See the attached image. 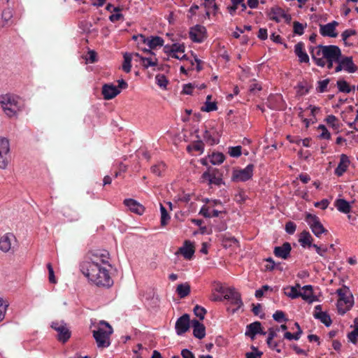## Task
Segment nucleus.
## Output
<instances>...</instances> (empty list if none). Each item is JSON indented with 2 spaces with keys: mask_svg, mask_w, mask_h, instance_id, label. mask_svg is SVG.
<instances>
[{
  "mask_svg": "<svg viewBox=\"0 0 358 358\" xmlns=\"http://www.w3.org/2000/svg\"><path fill=\"white\" fill-rule=\"evenodd\" d=\"M294 52L299 59L300 62L307 63L309 62V57L304 51V43L299 42L294 46Z\"/></svg>",
  "mask_w": 358,
  "mask_h": 358,
  "instance_id": "nucleus-22",
  "label": "nucleus"
},
{
  "mask_svg": "<svg viewBox=\"0 0 358 358\" xmlns=\"http://www.w3.org/2000/svg\"><path fill=\"white\" fill-rule=\"evenodd\" d=\"M311 247L314 248L315 249L316 252L323 257H324L325 253L327 251V248L326 247L322 248L316 244H313Z\"/></svg>",
  "mask_w": 358,
  "mask_h": 358,
  "instance_id": "nucleus-59",
  "label": "nucleus"
},
{
  "mask_svg": "<svg viewBox=\"0 0 358 358\" xmlns=\"http://www.w3.org/2000/svg\"><path fill=\"white\" fill-rule=\"evenodd\" d=\"M329 203V202L327 199H322L320 201L316 202L315 206L324 210L328 207Z\"/></svg>",
  "mask_w": 358,
  "mask_h": 358,
  "instance_id": "nucleus-61",
  "label": "nucleus"
},
{
  "mask_svg": "<svg viewBox=\"0 0 358 358\" xmlns=\"http://www.w3.org/2000/svg\"><path fill=\"white\" fill-rule=\"evenodd\" d=\"M199 213L205 217H215L219 216L221 211L217 210H213L212 211H210L208 208L203 206Z\"/></svg>",
  "mask_w": 358,
  "mask_h": 358,
  "instance_id": "nucleus-38",
  "label": "nucleus"
},
{
  "mask_svg": "<svg viewBox=\"0 0 358 358\" xmlns=\"http://www.w3.org/2000/svg\"><path fill=\"white\" fill-rule=\"evenodd\" d=\"M262 330V324L259 322H255L248 324L246 327L245 335L254 339L256 334L260 333Z\"/></svg>",
  "mask_w": 358,
  "mask_h": 358,
  "instance_id": "nucleus-26",
  "label": "nucleus"
},
{
  "mask_svg": "<svg viewBox=\"0 0 358 358\" xmlns=\"http://www.w3.org/2000/svg\"><path fill=\"white\" fill-rule=\"evenodd\" d=\"M206 28L201 25H196L189 31V38L196 43L202 42L206 38Z\"/></svg>",
  "mask_w": 358,
  "mask_h": 358,
  "instance_id": "nucleus-13",
  "label": "nucleus"
},
{
  "mask_svg": "<svg viewBox=\"0 0 358 358\" xmlns=\"http://www.w3.org/2000/svg\"><path fill=\"white\" fill-rule=\"evenodd\" d=\"M252 348L253 350L252 352H247L245 354L246 358H261L262 352L257 351V348L255 347H252Z\"/></svg>",
  "mask_w": 358,
  "mask_h": 358,
  "instance_id": "nucleus-50",
  "label": "nucleus"
},
{
  "mask_svg": "<svg viewBox=\"0 0 358 358\" xmlns=\"http://www.w3.org/2000/svg\"><path fill=\"white\" fill-rule=\"evenodd\" d=\"M112 327L106 321L101 320L99 323V328L93 331V336L99 348H106L110 345V336L113 334Z\"/></svg>",
  "mask_w": 358,
  "mask_h": 358,
  "instance_id": "nucleus-3",
  "label": "nucleus"
},
{
  "mask_svg": "<svg viewBox=\"0 0 358 358\" xmlns=\"http://www.w3.org/2000/svg\"><path fill=\"white\" fill-rule=\"evenodd\" d=\"M324 45H319L315 48H312L310 49V54L312 59L315 61V64L321 67H324L326 65V62L324 60L322 52H323V48Z\"/></svg>",
  "mask_w": 358,
  "mask_h": 358,
  "instance_id": "nucleus-16",
  "label": "nucleus"
},
{
  "mask_svg": "<svg viewBox=\"0 0 358 358\" xmlns=\"http://www.w3.org/2000/svg\"><path fill=\"white\" fill-rule=\"evenodd\" d=\"M172 55L171 57L176 58L180 60H188L186 55H182V57H179V53H184L185 47L184 44L173 43L172 44Z\"/></svg>",
  "mask_w": 358,
  "mask_h": 358,
  "instance_id": "nucleus-23",
  "label": "nucleus"
},
{
  "mask_svg": "<svg viewBox=\"0 0 358 358\" xmlns=\"http://www.w3.org/2000/svg\"><path fill=\"white\" fill-rule=\"evenodd\" d=\"M201 178L204 180H208L209 185H220L222 182V178L217 176L215 170H208L202 174Z\"/></svg>",
  "mask_w": 358,
  "mask_h": 358,
  "instance_id": "nucleus-19",
  "label": "nucleus"
},
{
  "mask_svg": "<svg viewBox=\"0 0 358 358\" xmlns=\"http://www.w3.org/2000/svg\"><path fill=\"white\" fill-rule=\"evenodd\" d=\"M10 143L8 138H0V169H5L10 159Z\"/></svg>",
  "mask_w": 358,
  "mask_h": 358,
  "instance_id": "nucleus-7",
  "label": "nucleus"
},
{
  "mask_svg": "<svg viewBox=\"0 0 358 358\" xmlns=\"http://www.w3.org/2000/svg\"><path fill=\"white\" fill-rule=\"evenodd\" d=\"M13 17V10L10 8L5 9L2 13V19L8 23Z\"/></svg>",
  "mask_w": 358,
  "mask_h": 358,
  "instance_id": "nucleus-49",
  "label": "nucleus"
},
{
  "mask_svg": "<svg viewBox=\"0 0 358 358\" xmlns=\"http://www.w3.org/2000/svg\"><path fill=\"white\" fill-rule=\"evenodd\" d=\"M338 25V22L336 21H333L327 24H320V33L322 36L336 38L338 36L336 29Z\"/></svg>",
  "mask_w": 358,
  "mask_h": 358,
  "instance_id": "nucleus-12",
  "label": "nucleus"
},
{
  "mask_svg": "<svg viewBox=\"0 0 358 358\" xmlns=\"http://www.w3.org/2000/svg\"><path fill=\"white\" fill-rule=\"evenodd\" d=\"M47 268L48 269L50 282L51 283H55L56 280H55V275H54V271H53L51 264H50V263L48 264Z\"/></svg>",
  "mask_w": 358,
  "mask_h": 358,
  "instance_id": "nucleus-60",
  "label": "nucleus"
},
{
  "mask_svg": "<svg viewBox=\"0 0 358 358\" xmlns=\"http://www.w3.org/2000/svg\"><path fill=\"white\" fill-rule=\"evenodd\" d=\"M322 48H323L322 54L324 60H339L341 57V49L336 45H324Z\"/></svg>",
  "mask_w": 358,
  "mask_h": 358,
  "instance_id": "nucleus-9",
  "label": "nucleus"
},
{
  "mask_svg": "<svg viewBox=\"0 0 358 358\" xmlns=\"http://www.w3.org/2000/svg\"><path fill=\"white\" fill-rule=\"evenodd\" d=\"M313 240V239L310 234L308 231H303L300 234L299 242L301 243L302 247H311L313 245L312 243Z\"/></svg>",
  "mask_w": 358,
  "mask_h": 358,
  "instance_id": "nucleus-30",
  "label": "nucleus"
},
{
  "mask_svg": "<svg viewBox=\"0 0 358 358\" xmlns=\"http://www.w3.org/2000/svg\"><path fill=\"white\" fill-rule=\"evenodd\" d=\"M166 165L163 162H160L151 167V172L158 176H162V173L165 171Z\"/></svg>",
  "mask_w": 358,
  "mask_h": 358,
  "instance_id": "nucleus-40",
  "label": "nucleus"
},
{
  "mask_svg": "<svg viewBox=\"0 0 358 358\" xmlns=\"http://www.w3.org/2000/svg\"><path fill=\"white\" fill-rule=\"evenodd\" d=\"M146 45L150 48V50L152 49H155L157 47H162L164 45V40L162 38L159 36H150L148 37V40L147 41Z\"/></svg>",
  "mask_w": 358,
  "mask_h": 358,
  "instance_id": "nucleus-31",
  "label": "nucleus"
},
{
  "mask_svg": "<svg viewBox=\"0 0 358 358\" xmlns=\"http://www.w3.org/2000/svg\"><path fill=\"white\" fill-rule=\"evenodd\" d=\"M336 293L339 297L337 301L338 312L341 315H344L353 306V296L346 286L337 289Z\"/></svg>",
  "mask_w": 358,
  "mask_h": 358,
  "instance_id": "nucleus-4",
  "label": "nucleus"
},
{
  "mask_svg": "<svg viewBox=\"0 0 358 358\" xmlns=\"http://www.w3.org/2000/svg\"><path fill=\"white\" fill-rule=\"evenodd\" d=\"M219 292L224 294V297L226 299H229L231 303L237 306V308H241L243 306V302L241 299V294L238 292L235 288L229 287L223 289L222 287L219 289Z\"/></svg>",
  "mask_w": 358,
  "mask_h": 358,
  "instance_id": "nucleus-10",
  "label": "nucleus"
},
{
  "mask_svg": "<svg viewBox=\"0 0 358 358\" xmlns=\"http://www.w3.org/2000/svg\"><path fill=\"white\" fill-rule=\"evenodd\" d=\"M176 292L180 298L183 299L189 294L190 285L187 282L179 284L177 287Z\"/></svg>",
  "mask_w": 358,
  "mask_h": 358,
  "instance_id": "nucleus-33",
  "label": "nucleus"
},
{
  "mask_svg": "<svg viewBox=\"0 0 358 358\" xmlns=\"http://www.w3.org/2000/svg\"><path fill=\"white\" fill-rule=\"evenodd\" d=\"M350 164V161L348 157L345 155H341L340 162L335 170V173L338 176H341L345 173L347 170V168Z\"/></svg>",
  "mask_w": 358,
  "mask_h": 358,
  "instance_id": "nucleus-25",
  "label": "nucleus"
},
{
  "mask_svg": "<svg viewBox=\"0 0 358 358\" xmlns=\"http://www.w3.org/2000/svg\"><path fill=\"white\" fill-rule=\"evenodd\" d=\"M51 327L58 333L57 338L59 341L65 343L70 338L71 332L63 322H54Z\"/></svg>",
  "mask_w": 358,
  "mask_h": 358,
  "instance_id": "nucleus-11",
  "label": "nucleus"
},
{
  "mask_svg": "<svg viewBox=\"0 0 358 358\" xmlns=\"http://www.w3.org/2000/svg\"><path fill=\"white\" fill-rule=\"evenodd\" d=\"M329 83V79H325L323 80H320L318 82V87H317V91L320 92H324L326 91L327 85Z\"/></svg>",
  "mask_w": 358,
  "mask_h": 358,
  "instance_id": "nucleus-52",
  "label": "nucleus"
},
{
  "mask_svg": "<svg viewBox=\"0 0 358 358\" xmlns=\"http://www.w3.org/2000/svg\"><path fill=\"white\" fill-rule=\"evenodd\" d=\"M179 252L185 259H190L194 253V247L189 241H185L184 245L179 248Z\"/></svg>",
  "mask_w": 358,
  "mask_h": 358,
  "instance_id": "nucleus-28",
  "label": "nucleus"
},
{
  "mask_svg": "<svg viewBox=\"0 0 358 358\" xmlns=\"http://www.w3.org/2000/svg\"><path fill=\"white\" fill-rule=\"evenodd\" d=\"M254 171V165L248 164L244 169H236L233 170L231 180L236 182H245L252 178Z\"/></svg>",
  "mask_w": 358,
  "mask_h": 358,
  "instance_id": "nucleus-5",
  "label": "nucleus"
},
{
  "mask_svg": "<svg viewBox=\"0 0 358 358\" xmlns=\"http://www.w3.org/2000/svg\"><path fill=\"white\" fill-rule=\"evenodd\" d=\"M157 84L161 87H166L168 83L166 78L162 74H158L155 77Z\"/></svg>",
  "mask_w": 358,
  "mask_h": 358,
  "instance_id": "nucleus-46",
  "label": "nucleus"
},
{
  "mask_svg": "<svg viewBox=\"0 0 358 358\" xmlns=\"http://www.w3.org/2000/svg\"><path fill=\"white\" fill-rule=\"evenodd\" d=\"M124 203L129 209L138 215H142L145 210L144 207L132 199H127L124 201Z\"/></svg>",
  "mask_w": 358,
  "mask_h": 358,
  "instance_id": "nucleus-20",
  "label": "nucleus"
},
{
  "mask_svg": "<svg viewBox=\"0 0 358 358\" xmlns=\"http://www.w3.org/2000/svg\"><path fill=\"white\" fill-rule=\"evenodd\" d=\"M355 34H356L355 30H353V29H346L341 34L342 39L345 43V41H347V39L349 37H350V36H352L353 35H355Z\"/></svg>",
  "mask_w": 358,
  "mask_h": 358,
  "instance_id": "nucleus-54",
  "label": "nucleus"
},
{
  "mask_svg": "<svg viewBox=\"0 0 358 358\" xmlns=\"http://www.w3.org/2000/svg\"><path fill=\"white\" fill-rule=\"evenodd\" d=\"M340 62L343 66V69L348 72L354 73L357 71V67L353 63L352 57H345L342 59H340Z\"/></svg>",
  "mask_w": 358,
  "mask_h": 358,
  "instance_id": "nucleus-29",
  "label": "nucleus"
},
{
  "mask_svg": "<svg viewBox=\"0 0 358 358\" xmlns=\"http://www.w3.org/2000/svg\"><path fill=\"white\" fill-rule=\"evenodd\" d=\"M224 156L222 153L213 154L210 159V162L213 164H220L223 162Z\"/></svg>",
  "mask_w": 358,
  "mask_h": 358,
  "instance_id": "nucleus-45",
  "label": "nucleus"
},
{
  "mask_svg": "<svg viewBox=\"0 0 358 358\" xmlns=\"http://www.w3.org/2000/svg\"><path fill=\"white\" fill-rule=\"evenodd\" d=\"M335 206L337 208V209L343 213H348L350 211V203L343 199H337L335 201Z\"/></svg>",
  "mask_w": 358,
  "mask_h": 358,
  "instance_id": "nucleus-34",
  "label": "nucleus"
},
{
  "mask_svg": "<svg viewBox=\"0 0 358 358\" xmlns=\"http://www.w3.org/2000/svg\"><path fill=\"white\" fill-rule=\"evenodd\" d=\"M181 355L183 358H195L194 354L187 349H183L181 351Z\"/></svg>",
  "mask_w": 358,
  "mask_h": 358,
  "instance_id": "nucleus-64",
  "label": "nucleus"
},
{
  "mask_svg": "<svg viewBox=\"0 0 358 358\" xmlns=\"http://www.w3.org/2000/svg\"><path fill=\"white\" fill-rule=\"evenodd\" d=\"M268 16L270 20L275 21L276 22H280L283 20L285 22L289 23L292 20L291 15L285 13L282 8L278 6L271 8L268 13Z\"/></svg>",
  "mask_w": 358,
  "mask_h": 358,
  "instance_id": "nucleus-8",
  "label": "nucleus"
},
{
  "mask_svg": "<svg viewBox=\"0 0 358 358\" xmlns=\"http://www.w3.org/2000/svg\"><path fill=\"white\" fill-rule=\"evenodd\" d=\"M292 248L291 245L285 242L281 246L274 248L273 253L277 257L286 259L289 256Z\"/></svg>",
  "mask_w": 358,
  "mask_h": 358,
  "instance_id": "nucleus-18",
  "label": "nucleus"
},
{
  "mask_svg": "<svg viewBox=\"0 0 358 358\" xmlns=\"http://www.w3.org/2000/svg\"><path fill=\"white\" fill-rule=\"evenodd\" d=\"M143 52H147L149 56L141 57V64L144 66V68L148 69V67L155 66L157 65L158 60L156 58L155 54L147 48H141Z\"/></svg>",
  "mask_w": 358,
  "mask_h": 358,
  "instance_id": "nucleus-15",
  "label": "nucleus"
},
{
  "mask_svg": "<svg viewBox=\"0 0 358 358\" xmlns=\"http://www.w3.org/2000/svg\"><path fill=\"white\" fill-rule=\"evenodd\" d=\"M313 316L327 327H329L332 323L330 316L326 312L314 313Z\"/></svg>",
  "mask_w": 358,
  "mask_h": 358,
  "instance_id": "nucleus-32",
  "label": "nucleus"
},
{
  "mask_svg": "<svg viewBox=\"0 0 358 358\" xmlns=\"http://www.w3.org/2000/svg\"><path fill=\"white\" fill-rule=\"evenodd\" d=\"M296 224L292 222H288L285 224V231L289 234H293L296 231Z\"/></svg>",
  "mask_w": 358,
  "mask_h": 358,
  "instance_id": "nucleus-58",
  "label": "nucleus"
},
{
  "mask_svg": "<svg viewBox=\"0 0 358 358\" xmlns=\"http://www.w3.org/2000/svg\"><path fill=\"white\" fill-rule=\"evenodd\" d=\"M132 59H133L132 54H130L128 52H125L124 54V62L122 64V70L124 72L129 73L131 71V62Z\"/></svg>",
  "mask_w": 358,
  "mask_h": 358,
  "instance_id": "nucleus-35",
  "label": "nucleus"
},
{
  "mask_svg": "<svg viewBox=\"0 0 358 358\" xmlns=\"http://www.w3.org/2000/svg\"><path fill=\"white\" fill-rule=\"evenodd\" d=\"M160 211H161V224H162V226H165L168 223V221L170 220V216L169 215L165 207L162 204H160Z\"/></svg>",
  "mask_w": 358,
  "mask_h": 358,
  "instance_id": "nucleus-41",
  "label": "nucleus"
},
{
  "mask_svg": "<svg viewBox=\"0 0 358 358\" xmlns=\"http://www.w3.org/2000/svg\"><path fill=\"white\" fill-rule=\"evenodd\" d=\"M194 313L196 317H198L201 320L204 319L205 315L206 313V310L204 308L196 305L194 308Z\"/></svg>",
  "mask_w": 358,
  "mask_h": 358,
  "instance_id": "nucleus-42",
  "label": "nucleus"
},
{
  "mask_svg": "<svg viewBox=\"0 0 358 358\" xmlns=\"http://www.w3.org/2000/svg\"><path fill=\"white\" fill-rule=\"evenodd\" d=\"M212 99V95H208L206 97V101L205 102V106L201 108L202 111L210 112L214 111L217 109V104L215 102H211L210 100Z\"/></svg>",
  "mask_w": 358,
  "mask_h": 358,
  "instance_id": "nucleus-36",
  "label": "nucleus"
},
{
  "mask_svg": "<svg viewBox=\"0 0 358 358\" xmlns=\"http://www.w3.org/2000/svg\"><path fill=\"white\" fill-rule=\"evenodd\" d=\"M229 153L231 157H238L241 155V147L239 145L231 147L229 148Z\"/></svg>",
  "mask_w": 358,
  "mask_h": 358,
  "instance_id": "nucleus-48",
  "label": "nucleus"
},
{
  "mask_svg": "<svg viewBox=\"0 0 358 358\" xmlns=\"http://www.w3.org/2000/svg\"><path fill=\"white\" fill-rule=\"evenodd\" d=\"M273 318L276 322H280L282 320H286L285 318V313L281 310H277L273 315Z\"/></svg>",
  "mask_w": 358,
  "mask_h": 358,
  "instance_id": "nucleus-56",
  "label": "nucleus"
},
{
  "mask_svg": "<svg viewBox=\"0 0 358 358\" xmlns=\"http://www.w3.org/2000/svg\"><path fill=\"white\" fill-rule=\"evenodd\" d=\"M326 121L327 123L331 125L334 130L337 131H338L340 128V124L336 116L333 115H328L326 118Z\"/></svg>",
  "mask_w": 358,
  "mask_h": 358,
  "instance_id": "nucleus-39",
  "label": "nucleus"
},
{
  "mask_svg": "<svg viewBox=\"0 0 358 358\" xmlns=\"http://www.w3.org/2000/svg\"><path fill=\"white\" fill-rule=\"evenodd\" d=\"M14 238L12 234H7L0 239V250L3 252H8L11 248V241Z\"/></svg>",
  "mask_w": 358,
  "mask_h": 358,
  "instance_id": "nucleus-27",
  "label": "nucleus"
},
{
  "mask_svg": "<svg viewBox=\"0 0 358 358\" xmlns=\"http://www.w3.org/2000/svg\"><path fill=\"white\" fill-rule=\"evenodd\" d=\"M120 93V90L113 84H105L102 87V94L106 100L112 99Z\"/></svg>",
  "mask_w": 358,
  "mask_h": 358,
  "instance_id": "nucleus-17",
  "label": "nucleus"
},
{
  "mask_svg": "<svg viewBox=\"0 0 358 358\" xmlns=\"http://www.w3.org/2000/svg\"><path fill=\"white\" fill-rule=\"evenodd\" d=\"M194 87V85L192 83L186 84L183 87L182 93L185 94H192Z\"/></svg>",
  "mask_w": 358,
  "mask_h": 358,
  "instance_id": "nucleus-62",
  "label": "nucleus"
},
{
  "mask_svg": "<svg viewBox=\"0 0 358 358\" xmlns=\"http://www.w3.org/2000/svg\"><path fill=\"white\" fill-rule=\"evenodd\" d=\"M337 85H338L339 91H341L342 92L349 93L351 91L349 85L345 80H338L337 82Z\"/></svg>",
  "mask_w": 358,
  "mask_h": 358,
  "instance_id": "nucleus-43",
  "label": "nucleus"
},
{
  "mask_svg": "<svg viewBox=\"0 0 358 358\" xmlns=\"http://www.w3.org/2000/svg\"><path fill=\"white\" fill-rule=\"evenodd\" d=\"M301 334H302V330L299 329V331H297V332L296 334H292L289 331L285 332V334H284V337H285V338L288 339V340L294 339V340L297 341L299 339L300 336Z\"/></svg>",
  "mask_w": 358,
  "mask_h": 358,
  "instance_id": "nucleus-47",
  "label": "nucleus"
},
{
  "mask_svg": "<svg viewBox=\"0 0 358 358\" xmlns=\"http://www.w3.org/2000/svg\"><path fill=\"white\" fill-rule=\"evenodd\" d=\"M192 324L194 336L199 339L204 338L206 336V328L204 325L196 320H193Z\"/></svg>",
  "mask_w": 358,
  "mask_h": 358,
  "instance_id": "nucleus-21",
  "label": "nucleus"
},
{
  "mask_svg": "<svg viewBox=\"0 0 358 358\" xmlns=\"http://www.w3.org/2000/svg\"><path fill=\"white\" fill-rule=\"evenodd\" d=\"M0 104L4 113L8 117L17 115L22 108L21 101L19 97L11 94L0 95Z\"/></svg>",
  "mask_w": 358,
  "mask_h": 358,
  "instance_id": "nucleus-2",
  "label": "nucleus"
},
{
  "mask_svg": "<svg viewBox=\"0 0 358 358\" xmlns=\"http://www.w3.org/2000/svg\"><path fill=\"white\" fill-rule=\"evenodd\" d=\"M300 296L308 303H313L316 301V296L313 294V287L311 285H305L302 287V291L299 293Z\"/></svg>",
  "mask_w": 358,
  "mask_h": 358,
  "instance_id": "nucleus-24",
  "label": "nucleus"
},
{
  "mask_svg": "<svg viewBox=\"0 0 358 358\" xmlns=\"http://www.w3.org/2000/svg\"><path fill=\"white\" fill-rule=\"evenodd\" d=\"M304 26L299 22H294V32L298 35L303 34Z\"/></svg>",
  "mask_w": 358,
  "mask_h": 358,
  "instance_id": "nucleus-51",
  "label": "nucleus"
},
{
  "mask_svg": "<svg viewBox=\"0 0 358 358\" xmlns=\"http://www.w3.org/2000/svg\"><path fill=\"white\" fill-rule=\"evenodd\" d=\"M300 292L296 289V287H291L290 292L286 293L287 296L291 299H296L300 296Z\"/></svg>",
  "mask_w": 358,
  "mask_h": 358,
  "instance_id": "nucleus-57",
  "label": "nucleus"
},
{
  "mask_svg": "<svg viewBox=\"0 0 358 358\" xmlns=\"http://www.w3.org/2000/svg\"><path fill=\"white\" fill-rule=\"evenodd\" d=\"M203 139L205 141L208 143L210 145L215 144L217 142L215 138H213L210 133L208 131H206L203 134Z\"/></svg>",
  "mask_w": 358,
  "mask_h": 358,
  "instance_id": "nucleus-55",
  "label": "nucleus"
},
{
  "mask_svg": "<svg viewBox=\"0 0 358 358\" xmlns=\"http://www.w3.org/2000/svg\"><path fill=\"white\" fill-rule=\"evenodd\" d=\"M276 336V332L273 329H269L268 330V336L267 338V344L268 346L273 349H275L278 352H280L281 350L277 348L278 344L275 342H273V339Z\"/></svg>",
  "mask_w": 358,
  "mask_h": 358,
  "instance_id": "nucleus-37",
  "label": "nucleus"
},
{
  "mask_svg": "<svg viewBox=\"0 0 358 358\" xmlns=\"http://www.w3.org/2000/svg\"><path fill=\"white\" fill-rule=\"evenodd\" d=\"M357 337H358V328H355V329L352 331H351L350 333H349L348 335V338L349 341L353 343H357Z\"/></svg>",
  "mask_w": 358,
  "mask_h": 358,
  "instance_id": "nucleus-53",
  "label": "nucleus"
},
{
  "mask_svg": "<svg viewBox=\"0 0 358 358\" xmlns=\"http://www.w3.org/2000/svg\"><path fill=\"white\" fill-rule=\"evenodd\" d=\"M109 259L110 255L107 250L93 251L90 254V260L80 265V271L96 286L110 287L113 285V280L109 273L112 267Z\"/></svg>",
  "mask_w": 358,
  "mask_h": 358,
  "instance_id": "nucleus-1",
  "label": "nucleus"
},
{
  "mask_svg": "<svg viewBox=\"0 0 358 358\" xmlns=\"http://www.w3.org/2000/svg\"><path fill=\"white\" fill-rule=\"evenodd\" d=\"M267 264L265 265V270L266 271H272L274 269L275 264L272 258H268L266 259Z\"/></svg>",
  "mask_w": 358,
  "mask_h": 358,
  "instance_id": "nucleus-63",
  "label": "nucleus"
},
{
  "mask_svg": "<svg viewBox=\"0 0 358 358\" xmlns=\"http://www.w3.org/2000/svg\"><path fill=\"white\" fill-rule=\"evenodd\" d=\"M305 220L311 229L312 232L317 237H320L322 234L327 232V230L325 229L320 222L319 217L315 215L306 213Z\"/></svg>",
  "mask_w": 358,
  "mask_h": 358,
  "instance_id": "nucleus-6",
  "label": "nucleus"
},
{
  "mask_svg": "<svg viewBox=\"0 0 358 358\" xmlns=\"http://www.w3.org/2000/svg\"><path fill=\"white\" fill-rule=\"evenodd\" d=\"M190 319L188 314H184L176 322V330L178 335H182L189 328Z\"/></svg>",
  "mask_w": 358,
  "mask_h": 358,
  "instance_id": "nucleus-14",
  "label": "nucleus"
},
{
  "mask_svg": "<svg viewBox=\"0 0 358 358\" xmlns=\"http://www.w3.org/2000/svg\"><path fill=\"white\" fill-rule=\"evenodd\" d=\"M191 149L202 153L203 151V143L201 141H195L192 145H189L187 147L188 150H190Z\"/></svg>",
  "mask_w": 358,
  "mask_h": 358,
  "instance_id": "nucleus-44",
  "label": "nucleus"
}]
</instances>
